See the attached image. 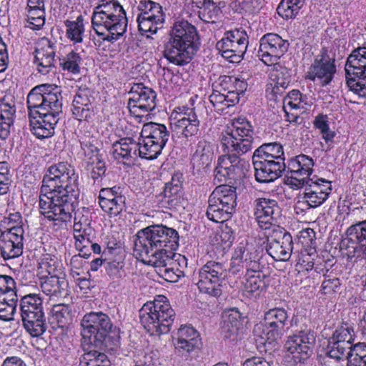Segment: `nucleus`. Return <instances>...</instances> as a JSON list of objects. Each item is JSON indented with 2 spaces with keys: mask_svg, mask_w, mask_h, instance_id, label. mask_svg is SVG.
Wrapping results in <instances>:
<instances>
[{
  "mask_svg": "<svg viewBox=\"0 0 366 366\" xmlns=\"http://www.w3.org/2000/svg\"><path fill=\"white\" fill-rule=\"evenodd\" d=\"M129 94L128 109L134 116L140 117L155 109L157 94L151 88L136 84L132 87Z\"/></svg>",
  "mask_w": 366,
  "mask_h": 366,
  "instance_id": "nucleus-19",
  "label": "nucleus"
},
{
  "mask_svg": "<svg viewBox=\"0 0 366 366\" xmlns=\"http://www.w3.org/2000/svg\"><path fill=\"white\" fill-rule=\"evenodd\" d=\"M55 44L46 37L41 38L34 51V63L41 74H47L54 67Z\"/></svg>",
  "mask_w": 366,
  "mask_h": 366,
  "instance_id": "nucleus-24",
  "label": "nucleus"
},
{
  "mask_svg": "<svg viewBox=\"0 0 366 366\" xmlns=\"http://www.w3.org/2000/svg\"><path fill=\"white\" fill-rule=\"evenodd\" d=\"M347 360V366H366V344L360 342L354 345Z\"/></svg>",
  "mask_w": 366,
  "mask_h": 366,
  "instance_id": "nucleus-52",
  "label": "nucleus"
},
{
  "mask_svg": "<svg viewBox=\"0 0 366 366\" xmlns=\"http://www.w3.org/2000/svg\"><path fill=\"white\" fill-rule=\"evenodd\" d=\"M208 203L209 205L206 214L209 219L214 222H224L228 220L233 214L229 209L222 207V206L219 204L212 202V199L209 198Z\"/></svg>",
  "mask_w": 366,
  "mask_h": 366,
  "instance_id": "nucleus-48",
  "label": "nucleus"
},
{
  "mask_svg": "<svg viewBox=\"0 0 366 366\" xmlns=\"http://www.w3.org/2000/svg\"><path fill=\"white\" fill-rule=\"evenodd\" d=\"M302 188L303 201L299 202L298 204H305L307 209L322 205L328 199L332 189L330 181L317 177L309 179Z\"/></svg>",
  "mask_w": 366,
  "mask_h": 366,
  "instance_id": "nucleus-15",
  "label": "nucleus"
},
{
  "mask_svg": "<svg viewBox=\"0 0 366 366\" xmlns=\"http://www.w3.org/2000/svg\"><path fill=\"white\" fill-rule=\"evenodd\" d=\"M112 153L114 158L118 161H128L137 157L146 159L147 157L142 154V145L140 144L139 138H138V141L132 137L120 139L113 144Z\"/></svg>",
  "mask_w": 366,
  "mask_h": 366,
  "instance_id": "nucleus-27",
  "label": "nucleus"
},
{
  "mask_svg": "<svg viewBox=\"0 0 366 366\" xmlns=\"http://www.w3.org/2000/svg\"><path fill=\"white\" fill-rule=\"evenodd\" d=\"M128 21L126 12L117 0H99L94 8L92 25L104 41H114L126 32Z\"/></svg>",
  "mask_w": 366,
  "mask_h": 366,
  "instance_id": "nucleus-5",
  "label": "nucleus"
},
{
  "mask_svg": "<svg viewBox=\"0 0 366 366\" xmlns=\"http://www.w3.org/2000/svg\"><path fill=\"white\" fill-rule=\"evenodd\" d=\"M21 317L24 328L31 337H39L46 332L47 323L44 313Z\"/></svg>",
  "mask_w": 366,
  "mask_h": 366,
  "instance_id": "nucleus-37",
  "label": "nucleus"
},
{
  "mask_svg": "<svg viewBox=\"0 0 366 366\" xmlns=\"http://www.w3.org/2000/svg\"><path fill=\"white\" fill-rule=\"evenodd\" d=\"M200 345L199 334L193 327L184 325L178 330L174 347L179 354L182 355L189 354Z\"/></svg>",
  "mask_w": 366,
  "mask_h": 366,
  "instance_id": "nucleus-29",
  "label": "nucleus"
},
{
  "mask_svg": "<svg viewBox=\"0 0 366 366\" xmlns=\"http://www.w3.org/2000/svg\"><path fill=\"white\" fill-rule=\"evenodd\" d=\"M16 113L14 99L4 96L0 97V139L6 140L11 132Z\"/></svg>",
  "mask_w": 366,
  "mask_h": 366,
  "instance_id": "nucleus-31",
  "label": "nucleus"
},
{
  "mask_svg": "<svg viewBox=\"0 0 366 366\" xmlns=\"http://www.w3.org/2000/svg\"><path fill=\"white\" fill-rule=\"evenodd\" d=\"M26 27L32 30H39L45 24L46 11H36L26 9Z\"/></svg>",
  "mask_w": 366,
  "mask_h": 366,
  "instance_id": "nucleus-55",
  "label": "nucleus"
},
{
  "mask_svg": "<svg viewBox=\"0 0 366 366\" xmlns=\"http://www.w3.org/2000/svg\"><path fill=\"white\" fill-rule=\"evenodd\" d=\"M329 340L342 343L343 345H353L355 340V331L352 324L342 322L333 332Z\"/></svg>",
  "mask_w": 366,
  "mask_h": 366,
  "instance_id": "nucleus-43",
  "label": "nucleus"
},
{
  "mask_svg": "<svg viewBox=\"0 0 366 366\" xmlns=\"http://www.w3.org/2000/svg\"><path fill=\"white\" fill-rule=\"evenodd\" d=\"M182 194L181 184L172 179L170 182L165 184L162 192L163 198L162 201L167 204L169 207H174L181 203Z\"/></svg>",
  "mask_w": 366,
  "mask_h": 366,
  "instance_id": "nucleus-42",
  "label": "nucleus"
},
{
  "mask_svg": "<svg viewBox=\"0 0 366 366\" xmlns=\"http://www.w3.org/2000/svg\"><path fill=\"white\" fill-rule=\"evenodd\" d=\"M254 131L250 123L244 119L233 120L230 127L222 134L221 144L224 152H234L242 156L253 148Z\"/></svg>",
  "mask_w": 366,
  "mask_h": 366,
  "instance_id": "nucleus-7",
  "label": "nucleus"
},
{
  "mask_svg": "<svg viewBox=\"0 0 366 366\" xmlns=\"http://www.w3.org/2000/svg\"><path fill=\"white\" fill-rule=\"evenodd\" d=\"M79 142L81 149L84 151V155L88 157V160H97L101 157L99 151L96 146L97 141L94 137L88 138L82 137Z\"/></svg>",
  "mask_w": 366,
  "mask_h": 366,
  "instance_id": "nucleus-59",
  "label": "nucleus"
},
{
  "mask_svg": "<svg viewBox=\"0 0 366 366\" xmlns=\"http://www.w3.org/2000/svg\"><path fill=\"white\" fill-rule=\"evenodd\" d=\"M237 188L227 184L217 186L209 196L212 202L229 209L232 212L235 211L237 206Z\"/></svg>",
  "mask_w": 366,
  "mask_h": 366,
  "instance_id": "nucleus-33",
  "label": "nucleus"
},
{
  "mask_svg": "<svg viewBox=\"0 0 366 366\" xmlns=\"http://www.w3.org/2000/svg\"><path fill=\"white\" fill-rule=\"evenodd\" d=\"M345 70L350 90L366 97V43L352 50L347 59Z\"/></svg>",
  "mask_w": 366,
  "mask_h": 366,
  "instance_id": "nucleus-8",
  "label": "nucleus"
},
{
  "mask_svg": "<svg viewBox=\"0 0 366 366\" xmlns=\"http://www.w3.org/2000/svg\"><path fill=\"white\" fill-rule=\"evenodd\" d=\"M82 343L100 347L112 328L109 317L102 312L86 314L81 321Z\"/></svg>",
  "mask_w": 366,
  "mask_h": 366,
  "instance_id": "nucleus-9",
  "label": "nucleus"
},
{
  "mask_svg": "<svg viewBox=\"0 0 366 366\" xmlns=\"http://www.w3.org/2000/svg\"><path fill=\"white\" fill-rule=\"evenodd\" d=\"M18 297L11 299L0 297V320L9 321L13 319L16 310Z\"/></svg>",
  "mask_w": 366,
  "mask_h": 366,
  "instance_id": "nucleus-54",
  "label": "nucleus"
},
{
  "mask_svg": "<svg viewBox=\"0 0 366 366\" xmlns=\"http://www.w3.org/2000/svg\"><path fill=\"white\" fill-rule=\"evenodd\" d=\"M59 65L64 71L72 74H79L83 59L79 53L72 50L65 56L59 58Z\"/></svg>",
  "mask_w": 366,
  "mask_h": 366,
  "instance_id": "nucleus-45",
  "label": "nucleus"
},
{
  "mask_svg": "<svg viewBox=\"0 0 366 366\" xmlns=\"http://www.w3.org/2000/svg\"><path fill=\"white\" fill-rule=\"evenodd\" d=\"M284 152L282 146L277 142L264 144L257 148L252 159H262L275 160V162H284Z\"/></svg>",
  "mask_w": 366,
  "mask_h": 366,
  "instance_id": "nucleus-39",
  "label": "nucleus"
},
{
  "mask_svg": "<svg viewBox=\"0 0 366 366\" xmlns=\"http://www.w3.org/2000/svg\"><path fill=\"white\" fill-rule=\"evenodd\" d=\"M254 215L258 225L262 229H272L280 216V208L275 199L261 197L254 201Z\"/></svg>",
  "mask_w": 366,
  "mask_h": 366,
  "instance_id": "nucleus-23",
  "label": "nucleus"
},
{
  "mask_svg": "<svg viewBox=\"0 0 366 366\" xmlns=\"http://www.w3.org/2000/svg\"><path fill=\"white\" fill-rule=\"evenodd\" d=\"M315 341L316 335L314 331L301 330L288 337L285 348L294 363L297 364L308 359L312 355Z\"/></svg>",
  "mask_w": 366,
  "mask_h": 366,
  "instance_id": "nucleus-13",
  "label": "nucleus"
},
{
  "mask_svg": "<svg viewBox=\"0 0 366 366\" xmlns=\"http://www.w3.org/2000/svg\"><path fill=\"white\" fill-rule=\"evenodd\" d=\"M177 115L171 123L173 130L188 140L200 134V121L195 108L182 106L177 108Z\"/></svg>",
  "mask_w": 366,
  "mask_h": 366,
  "instance_id": "nucleus-16",
  "label": "nucleus"
},
{
  "mask_svg": "<svg viewBox=\"0 0 366 366\" xmlns=\"http://www.w3.org/2000/svg\"><path fill=\"white\" fill-rule=\"evenodd\" d=\"M274 67L270 74V85L272 94L277 98L281 96L291 81V75L288 69L279 64H274Z\"/></svg>",
  "mask_w": 366,
  "mask_h": 366,
  "instance_id": "nucleus-34",
  "label": "nucleus"
},
{
  "mask_svg": "<svg viewBox=\"0 0 366 366\" xmlns=\"http://www.w3.org/2000/svg\"><path fill=\"white\" fill-rule=\"evenodd\" d=\"M38 267V275L39 277L42 276H56L59 274H65L62 269L60 263L56 258L51 257H46L41 259L39 264Z\"/></svg>",
  "mask_w": 366,
  "mask_h": 366,
  "instance_id": "nucleus-46",
  "label": "nucleus"
},
{
  "mask_svg": "<svg viewBox=\"0 0 366 366\" xmlns=\"http://www.w3.org/2000/svg\"><path fill=\"white\" fill-rule=\"evenodd\" d=\"M124 267V257L119 256L115 259L106 262V272L113 280L122 279L125 276Z\"/></svg>",
  "mask_w": 366,
  "mask_h": 366,
  "instance_id": "nucleus-57",
  "label": "nucleus"
},
{
  "mask_svg": "<svg viewBox=\"0 0 366 366\" xmlns=\"http://www.w3.org/2000/svg\"><path fill=\"white\" fill-rule=\"evenodd\" d=\"M255 179L259 182H270L282 175L285 169V162L256 159H253Z\"/></svg>",
  "mask_w": 366,
  "mask_h": 366,
  "instance_id": "nucleus-26",
  "label": "nucleus"
},
{
  "mask_svg": "<svg viewBox=\"0 0 366 366\" xmlns=\"http://www.w3.org/2000/svg\"><path fill=\"white\" fill-rule=\"evenodd\" d=\"M248 36L242 29L228 31L216 44V48L226 58L237 56L243 58L248 46Z\"/></svg>",
  "mask_w": 366,
  "mask_h": 366,
  "instance_id": "nucleus-20",
  "label": "nucleus"
},
{
  "mask_svg": "<svg viewBox=\"0 0 366 366\" xmlns=\"http://www.w3.org/2000/svg\"><path fill=\"white\" fill-rule=\"evenodd\" d=\"M178 232L162 224L149 226L139 230L134 240V252L141 261L157 269L160 277L167 282H176L182 271L176 268L174 251L179 245Z\"/></svg>",
  "mask_w": 366,
  "mask_h": 366,
  "instance_id": "nucleus-2",
  "label": "nucleus"
},
{
  "mask_svg": "<svg viewBox=\"0 0 366 366\" xmlns=\"http://www.w3.org/2000/svg\"><path fill=\"white\" fill-rule=\"evenodd\" d=\"M199 44L196 27L187 21H176L169 31L164 56L175 65H186L193 59Z\"/></svg>",
  "mask_w": 366,
  "mask_h": 366,
  "instance_id": "nucleus-4",
  "label": "nucleus"
},
{
  "mask_svg": "<svg viewBox=\"0 0 366 366\" xmlns=\"http://www.w3.org/2000/svg\"><path fill=\"white\" fill-rule=\"evenodd\" d=\"M292 245L291 234L279 226L273 227L267 234V252L275 261H287Z\"/></svg>",
  "mask_w": 366,
  "mask_h": 366,
  "instance_id": "nucleus-14",
  "label": "nucleus"
},
{
  "mask_svg": "<svg viewBox=\"0 0 366 366\" xmlns=\"http://www.w3.org/2000/svg\"><path fill=\"white\" fill-rule=\"evenodd\" d=\"M26 103L32 134L39 139L53 136L62 112L59 89L47 84L36 86L29 92Z\"/></svg>",
  "mask_w": 366,
  "mask_h": 366,
  "instance_id": "nucleus-3",
  "label": "nucleus"
},
{
  "mask_svg": "<svg viewBox=\"0 0 366 366\" xmlns=\"http://www.w3.org/2000/svg\"><path fill=\"white\" fill-rule=\"evenodd\" d=\"M139 14L137 16L165 14L162 6L157 2L152 0H141L137 5Z\"/></svg>",
  "mask_w": 366,
  "mask_h": 366,
  "instance_id": "nucleus-56",
  "label": "nucleus"
},
{
  "mask_svg": "<svg viewBox=\"0 0 366 366\" xmlns=\"http://www.w3.org/2000/svg\"><path fill=\"white\" fill-rule=\"evenodd\" d=\"M84 18L81 15L79 16L75 21L66 20L64 24L66 27L67 37L75 43L82 41V36L84 32Z\"/></svg>",
  "mask_w": 366,
  "mask_h": 366,
  "instance_id": "nucleus-47",
  "label": "nucleus"
},
{
  "mask_svg": "<svg viewBox=\"0 0 366 366\" xmlns=\"http://www.w3.org/2000/svg\"><path fill=\"white\" fill-rule=\"evenodd\" d=\"M314 126L320 131L326 143L332 142L335 133L330 129L327 115L318 114L314 121Z\"/></svg>",
  "mask_w": 366,
  "mask_h": 366,
  "instance_id": "nucleus-61",
  "label": "nucleus"
},
{
  "mask_svg": "<svg viewBox=\"0 0 366 366\" xmlns=\"http://www.w3.org/2000/svg\"><path fill=\"white\" fill-rule=\"evenodd\" d=\"M140 322L152 335L167 334L173 324L175 312L166 297L159 295L147 302L139 310Z\"/></svg>",
  "mask_w": 366,
  "mask_h": 366,
  "instance_id": "nucleus-6",
  "label": "nucleus"
},
{
  "mask_svg": "<svg viewBox=\"0 0 366 366\" xmlns=\"http://www.w3.org/2000/svg\"><path fill=\"white\" fill-rule=\"evenodd\" d=\"M220 13V8L212 1L204 0L199 7V16L206 22H214Z\"/></svg>",
  "mask_w": 366,
  "mask_h": 366,
  "instance_id": "nucleus-53",
  "label": "nucleus"
},
{
  "mask_svg": "<svg viewBox=\"0 0 366 366\" xmlns=\"http://www.w3.org/2000/svg\"><path fill=\"white\" fill-rule=\"evenodd\" d=\"M72 112L74 117L79 121L89 120L94 115V110L92 104H72Z\"/></svg>",
  "mask_w": 366,
  "mask_h": 366,
  "instance_id": "nucleus-63",
  "label": "nucleus"
},
{
  "mask_svg": "<svg viewBox=\"0 0 366 366\" xmlns=\"http://www.w3.org/2000/svg\"><path fill=\"white\" fill-rule=\"evenodd\" d=\"M247 263V272L243 282L244 291L252 294L262 290L266 287L267 275L262 272L264 265L261 263V260L257 262L254 259L253 262L249 261Z\"/></svg>",
  "mask_w": 366,
  "mask_h": 366,
  "instance_id": "nucleus-28",
  "label": "nucleus"
},
{
  "mask_svg": "<svg viewBox=\"0 0 366 366\" xmlns=\"http://www.w3.org/2000/svg\"><path fill=\"white\" fill-rule=\"evenodd\" d=\"M137 21L140 31L143 33L149 32L154 34L163 27L165 21V14L137 16Z\"/></svg>",
  "mask_w": 366,
  "mask_h": 366,
  "instance_id": "nucleus-40",
  "label": "nucleus"
},
{
  "mask_svg": "<svg viewBox=\"0 0 366 366\" xmlns=\"http://www.w3.org/2000/svg\"><path fill=\"white\" fill-rule=\"evenodd\" d=\"M125 202L126 197L122 193L112 201L107 202V204L104 203L102 209L111 217H117L125 209Z\"/></svg>",
  "mask_w": 366,
  "mask_h": 366,
  "instance_id": "nucleus-60",
  "label": "nucleus"
},
{
  "mask_svg": "<svg viewBox=\"0 0 366 366\" xmlns=\"http://www.w3.org/2000/svg\"><path fill=\"white\" fill-rule=\"evenodd\" d=\"M16 232H6L0 234V256L7 261L20 257L23 254L24 235L19 229Z\"/></svg>",
  "mask_w": 366,
  "mask_h": 366,
  "instance_id": "nucleus-25",
  "label": "nucleus"
},
{
  "mask_svg": "<svg viewBox=\"0 0 366 366\" xmlns=\"http://www.w3.org/2000/svg\"><path fill=\"white\" fill-rule=\"evenodd\" d=\"M16 229H19L24 235V229L23 228V219L19 212L11 213L8 217H5L1 222L0 232H11L14 233Z\"/></svg>",
  "mask_w": 366,
  "mask_h": 366,
  "instance_id": "nucleus-51",
  "label": "nucleus"
},
{
  "mask_svg": "<svg viewBox=\"0 0 366 366\" xmlns=\"http://www.w3.org/2000/svg\"><path fill=\"white\" fill-rule=\"evenodd\" d=\"M218 159L217 166L227 171L232 175H240L247 166V162L234 152H224Z\"/></svg>",
  "mask_w": 366,
  "mask_h": 366,
  "instance_id": "nucleus-36",
  "label": "nucleus"
},
{
  "mask_svg": "<svg viewBox=\"0 0 366 366\" xmlns=\"http://www.w3.org/2000/svg\"><path fill=\"white\" fill-rule=\"evenodd\" d=\"M261 260L260 252L247 241H242L235 248L231 259L229 272L233 275H240L247 270V262Z\"/></svg>",
  "mask_w": 366,
  "mask_h": 366,
  "instance_id": "nucleus-22",
  "label": "nucleus"
},
{
  "mask_svg": "<svg viewBox=\"0 0 366 366\" xmlns=\"http://www.w3.org/2000/svg\"><path fill=\"white\" fill-rule=\"evenodd\" d=\"M213 151L212 145L205 140L198 142L197 149L192 158V164L197 170L207 168L212 163Z\"/></svg>",
  "mask_w": 366,
  "mask_h": 366,
  "instance_id": "nucleus-35",
  "label": "nucleus"
},
{
  "mask_svg": "<svg viewBox=\"0 0 366 366\" xmlns=\"http://www.w3.org/2000/svg\"><path fill=\"white\" fill-rule=\"evenodd\" d=\"M305 1L282 0L277 6V13L284 19L294 18L298 14L300 9L304 5Z\"/></svg>",
  "mask_w": 366,
  "mask_h": 366,
  "instance_id": "nucleus-49",
  "label": "nucleus"
},
{
  "mask_svg": "<svg viewBox=\"0 0 366 366\" xmlns=\"http://www.w3.org/2000/svg\"><path fill=\"white\" fill-rule=\"evenodd\" d=\"M79 185V175L67 162L49 166L40 189V214L49 221L69 222L80 194Z\"/></svg>",
  "mask_w": 366,
  "mask_h": 366,
  "instance_id": "nucleus-1",
  "label": "nucleus"
},
{
  "mask_svg": "<svg viewBox=\"0 0 366 366\" xmlns=\"http://www.w3.org/2000/svg\"><path fill=\"white\" fill-rule=\"evenodd\" d=\"M288 47V41L280 35L268 33L260 39L258 56L267 65L277 64Z\"/></svg>",
  "mask_w": 366,
  "mask_h": 366,
  "instance_id": "nucleus-18",
  "label": "nucleus"
},
{
  "mask_svg": "<svg viewBox=\"0 0 366 366\" xmlns=\"http://www.w3.org/2000/svg\"><path fill=\"white\" fill-rule=\"evenodd\" d=\"M88 345V351L85 352L80 358L79 366H110L111 362L107 355L100 352Z\"/></svg>",
  "mask_w": 366,
  "mask_h": 366,
  "instance_id": "nucleus-41",
  "label": "nucleus"
},
{
  "mask_svg": "<svg viewBox=\"0 0 366 366\" xmlns=\"http://www.w3.org/2000/svg\"><path fill=\"white\" fill-rule=\"evenodd\" d=\"M314 161L305 154H300L288 162L286 184L294 189L304 187L313 172Z\"/></svg>",
  "mask_w": 366,
  "mask_h": 366,
  "instance_id": "nucleus-17",
  "label": "nucleus"
},
{
  "mask_svg": "<svg viewBox=\"0 0 366 366\" xmlns=\"http://www.w3.org/2000/svg\"><path fill=\"white\" fill-rule=\"evenodd\" d=\"M87 164L90 170V177L94 182L104 176L107 168L102 157H99L97 160H88Z\"/></svg>",
  "mask_w": 366,
  "mask_h": 366,
  "instance_id": "nucleus-62",
  "label": "nucleus"
},
{
  "mask_svg": "<svg viewBox=\"0 0 366 366\" xmlns=\"http://www.w3.org/2000/svg\"><path fill=\"white\" fill-rule=\"evenodd\" d=\"M354 345H343L342 343L329 340L327 356L337 362H345L353 350Z\"/></svg>",
  "mask_w": 366,
  "mask_h": 366,
  "instance_id": "nucleus-50",
  "label": "nucleus"
},
{
  "mask_svg": "<svg viewBox=\"0 0 366 366\" xmlns=\"http://www.w3.org/2000/svg\"><path fill=\"white\" fill-rule=\"evenodd\" d=\"M224 264L209 261L198 272L197 287L200 292L218 297L222 294L223 282L227 276Z\"/></svg>",
  "mask_w": 366,
  "mask_h": 366,
  "instance_id": "nucleus-11",
  "label": "nucleus"
},
{
  "mask_svg": "<svg viewBox=\"0 0 366 366\" xmlns=\"http://www.w3.org/2000/svg\"><path fill=\"white\" fill-rule=\"evenodd\" d=\"M335 62V58L330 56L326 49H322L311 64L307 73V78L313 81H319L322 86L329 84L336 73Z\"/></svg>",
  "mask_w": 366,
  "mask_h": 366,
  "instance_id": "nucleus-21",
  "label": "nucleus"
},
{
  "mask_svg": "<svg viewBox=\"0 0 366 366\" xmlns=\"http://www.w3.org/2000/svg\"><path fill=\"white\" fill-rule=\"evenodd\" d=\"M41 291L51 297H61L66 295L68 282L65 274L56 276H42L39 277Z\"/></svg>",
  "mask_w": 366,
  "mask_h": 366,
  "instance_id": "nucleus-32",
  "label": "nucleus"
},
{
  "mask_svg": "<svg viewBox=\"0 0 366 366\" xmlns=\"http://www.w3.org/2000/svg\"><path fill=\"white\" fill-rule=\"evenodd\" d=\"M142 154L147 159H154L162 153L169 138V132L164 124L149 122L143 125L140 136Z\"/></svg>",
  "mask_w": 366,
  "mask_h": 366,
  "instance_id": "nucleus-10",
  "label": "nucleus"
},
{
  "mask_svg": "<svg viewBox=\"0 0 366 366\" xmlns=\"http://www.w3.org/2000/svg\"><path fill=\"white\" fill-rule=\"evenodd\" d=\"M4 296L11 299L18 297L16 294V284L12 277L6 274H0V297Z\"/></svg>",
  "mask_w": 366,
  "mask_h": 366,
  "instance_id": "nucleus-58",
  "label": "nucleus"
},
{
  "mask_svg": "<svg viewBox=\"0 0 366 366\" xmlns=\"http://www.w3.org/2000/svg\"><path fill=\"white\" fill-rule=\"evenodd\" d=\"M366 241V220L358 222L350 226L340 244L342 253L346 251H358L357 245Z\"/></svg>",
  "mask_w": 366,
  "mask_h": 366,
  "instance_id": "nucleus-30",
  "label": "nucleus"
},
{
  "mask_svg": "<svg viewBox=\"0 0 366 366\" xmlns=\"http://www.w3.org/2000/svg\"><path fill=\"white\" fill-rule=\"evenodd\" d=\"M223 324L242 328L243 317L237 308L226 310L223 315Z\"/></svg>",
  "mask_w": 366,
  "mask_h": 366,
  "instance_id": "nucleus-64",
  "label": "nucleus"
},
{
  "mask_svg": "<svg viewBox=\"0 0 366 366\" xmlns=\"http://www.w3.org/2000/svg\"><path fill=\"white\" fill-rule=\"evenodd\" d=\"M71 320V310L69 305L59 304L51 310L49 322L59 327H64Z\"/></svg>",
  "mask_w": 366,
  "mask_h": 366,
  "instance_id": "nucleus-44",
  "label": "nucleus"
},
{
  "mask_svg": "<svg viewBox=\"0 0 366 366\" xmlns=\"http://www.w3.org/2000/svg\"><path fill=\"white\" fill-rule=\"evenodd\" d=\"M288 314L284 308L276 307L264 314V323L254 327V332L259 336L262 344H272L280 340L285 333Z\"/></svg>",
  "mask_w": 366,
  "mask_h": 366,
  "instance_id": "nucleus-12",
  "label": "nucleus"
},
{
  "mask_svg": "<svg viewBox=\"0 0 366 366\" xmlns=\"http://www.w3.org/2000/svg\"><path fill=\"white\" fill-rule=\"evenodd\" d=\"M21 317L44 313L43 300L38 294H29L20 300Z\"/></svg>",
  "mask_w": 366,
  "mask_h": 366,
  "instance_id": "nucleus-38",
  "label": "nucleus"
}]
</instances>
